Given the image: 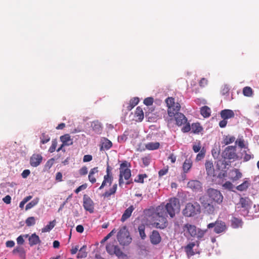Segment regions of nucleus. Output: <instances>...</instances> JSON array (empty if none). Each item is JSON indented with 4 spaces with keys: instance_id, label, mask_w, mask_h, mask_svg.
Wrapping results in <instances>:
<instances>
[{
    "instance_id": "obj_1",
    "label": "nucleus",
    "mask_w": 259,
    "mask_h": 259,
    "mask_svg": "<svg viewBox=\"0 0 259 259\" xmlns=\"http://www.w3.org/2000/svg\"><path fill=\"white\" fill-rule=\"evenodd\" d=\"M206 192L209 199L203 195L199 197V201L207 213L213 214L215 210V205L221 204L224 196L220 191L213 188L208 189Z\"/></svg>"
},
{
    "instance_id": "obj_2",
    "label": "nucleus",
    "mask_w": 259,
    "mask_h": 259,
    "mask_svg": "<svg viewBox=\"0 0 259 259\" xmlns=\"http://www.w3.org/2000/svg\"><path fill=\"white\" fill-rule=\"evenodd\" d=\"M131 167L130 163L126 161H123L120 165L119 185L121 186L124 183L123 178L125 180H128L131 177V171L129 168Z\"/></svg>"
},
{
    "instance_id": "obj_3",
    "label": "nucleus",
    "mask_w": 259,
    "mask_h": 259,
    "mask_svg": "<svg viewBox=\"0 0 259 259\" xmlns=\"http://www.w3.org/2000/svg\"><path fill=\"white\" fill-rule=\"evenodd\" d=\"M201 211L200 204L195 202L194 203L189 202L186 204L185 208L183 210V214L187 217H194Z\"/></svg>"
},
{
    "instance_id": "obj_4",
    "label": "nucleus",
    "mask_w": 259,
    "mask_h": 259,
    "mask_svg": "<svg viewBox=\"0 0 259 259\" xmlns=\"http://www.w3.org/2000/svg\"><path fill=\"white\" fill-rule=\"evenodd\" d=\"M165 103L167 107V113L169 117H173L176 114L179 113L181 105L179 103L175 102V99L172 97H168L165 100Z\"/></svg>"
},
{
    "instance_id": "obj_5",
    "label": "nucleus",
    "mask_w": 259,
    "mask_h": 259,
    "mask_svg": "<svg viewBox=\"0 0 259 259\" xmlns=\"http://www.w3.org/2000/svg\"><path fill=\"white\" fill-rule=\"evenodd\" d=\"M117 238L119 243L122 245H127L132 241V238L126 226H123L117 234Z\"/></svg>"
},
{
    "instance_id": "obj_6",
    "label": "nucleus",
    "mask_w": 259,
    "mask_h": 259,
    "mask_svg": "<svg viewBox=\"0 0 259 259\" xmlns=\"http://www.w3.org/2000/svg\"><path fill=\"white\" fill-rule=\"evenodd\" d=\"M167 213L171 218H174L176 214V211L180 209V202L178 198H171L165 205Z\"/></svg>"
},
{
    "instance_id": "obj_7",
    "label": "nucleus",
    "mask_w": 259,
    "mask_h": 259,
    "mask_svg": "<svg viewBox=\"0 0 259 259\" xmlns=\"http://www.w3.org/2000/svg\"><path fill=\"white\" fill-rule=\"evenodd\" d=\"M174 117H175L176 124L178 126L184 125L182 128V131L183 133H187L191 130L190 124L187 122V119L183 113L179 112L176 114Z\"/></svg>"
},
{
    "instance_id": "obj_8",
    "label": "nucleus",
    "mask_w": 259,
    "mask_h": 259,
    "mask_svg": "<svg viewBox=\"0 0 259 259\" xmlns=\"http://www.w3.org/2000/svg\"><path fill=\"white\" fill-rule=\"evenodd\" d=\"M208 229L214 228V232L217 234H220L224 232L226 229V225L224 222L217 220L214 223H211L207 225Z\"/></svg>"
},
{
    "instance_id": "obj_9",
    "label": "nucleus",
    "mask_w": 259,
    "mask_h": 259,
    "mask_svg": "<svg viewBox=\"0 0 259 259\" xmlns=\"http://www.w3.org/2000/svg\"><path fill=\"white\" fill-rule=\"evenodd\" d=\"M236 147L229 146L225 148L222 153L223 158L225 159L235 160L237 159L238 156L236 153Z\"/></svg>"
},
{
    "instance_id": "obj_10",
    "label": "nucleus",
    "mask_w": 259,
    "mask_h": 259,
    "mask_svg": "<svg viewBox=\"0 0 259 259\" xmlns=\"http://www.w3.org/2000/svg\"><path fill=\"white\" fill-rule=\"evenodd\" d=\"M167 217H153L157 221L154 223L155 227L157 228L163 229L167 226V221L166 219Z\"/></svg>"
},
{
    "instance_id": "obj_11",
    "label": "nucleus",
    "mask_w": 259,
    "mask_h": 259,
    "mask_svg": "<svg viewBox=\"0 0 259 259\" xmlns=\"http://www.w3.org/2000/svg\"><path fill=\"white\" fill-rule=\"evenodd\" d=\"M83 206L87 211H89L90 213L94 212V202L90 197H86L85 195L83 196Z\"/></svg>"
},
{
    "instance_id": "obj_12",
    "label": "nucleus",
    "mask_w": 259,
    "mask_h": 259,
    "mask_svg": "<svg viewBox=\"0 0 259 259\" xmlns=\"http://www.w3.org/2000/svg\"><path fill=\"white\" fill-rule=\"evenodd\" d=\"M42 157L39 154H33L30 158V164L33 167H37L41 162Z\"/></svg>"
},
{
    "instance_id": "obj_13",
    "label": "nucleus",
    "mask_w": 259,
    "mask_h": 259,
    "mask_svg": "<svg viewBox=\"0 0 259 259\" xmlns=\"http://www.w3.org/2000/svg\"><path fill=\"white\" fill-rule=\"evenodd\" d=\"M187 186L195 192H199L202 190L201 184L197 180H191L189 181L187 184Z\"/></svg>"
},
{
    "instance_id": "obj_14",
    "label": "nucleus",
    "mask_w": 259,
    "mask_h": 259,
    "mask_svg": "<svg viewBox=\"0 0 259 259\" xmlns=\"http://www.w3.org/2000/svg\"><path fill=\"white\" fill-rule=\"evenodd\" d=\"M167 212L164 205H160L157 206L153 213V217H167Z\"/></svg>"
},
{
    "instance_id": "obj_15",
    "label": "nucleus",
    "mask_w": 259,
    "mask_h": 259,
    "mask_svg": "<svg viewBox=\"0 0 259 259\" xmlns=\"http://www.w3.org/2000/svg\"><path fill=\"white\" fill-rule=\"evenodd\" d=\"M230 179L235 182L240 179L242 177V174L239 169L233 168L229 172Z\"/></svg>"
},
{
    "instance_id": "obj_16",
    "label": "nucleus",
    "mask_w": 259,
    "mask_h": 259,
    "mask_svg": "<svg viewBox=\"0 0 259 259\" xmlns=\"http://www.w3.org/2000/svg\"><path fill=\"white\" fill-rule=\"evenodd\" d=\"M112 146V143L106 138H103L101 140L100 151L108 150Z\"/></svg>"
},
{
    "instance_id": "obj_17",
    "label": "nucleus",
    "mask_w": 259,
    "mask_h": 259,
    "mask_svg": "<svg viewBox=\"0 0 259 259\" xmlns=\"http://www.w3.org/2000/svg\"><path fill=\"white\" fill-rule=\"evenodd\" d=\"M205 169L207 175L210 177L215 176V170L212 161H206L205 163Z\"/></svg>"
},
{
    "instance_id": "obj_18",
    "label": "nucleus",
    "mask_w": 259,
    "mask_h": 259,
    "mask_svg": "<svg viewBox=\"0 0 259 259\" xmlns=\"http://www.w3.org/2000/svg\"><path fill=\"white\" fill-rule=\"evenodd\" d=\"M238 205H240L241 207L245 210L250 208L251 205V200L248 197H241Z\"/></svg>"
},
{
    "instance_id": "obj_19",
    "label": "nucleus",
    "mask_w": 259,
    "mask_h": 259,
    "mask_svg": "<svg viewBox=\"0 0 259 259\" xmlns=\"http://www.w3.org/2000/svg\"><path fill=\"white\" fill-rule=\"evenodd\" d=\"M221 117L224 119H228L233 118L235 116L234 112L230 109H224L221 111Z\"/></svg>"
},
{
    "instance_id": "obj_20",
    "label": "nucleus",
    "mask_w": 259,
    "mask_h": 259,
    "mask_svg": "<svg viewBox=\"0 0 259 259\" xmlns=\"http://www.w3.org/2000/svg\"><path fill=\"white\" fill-rule=\"evenodd\" d=\"M184 230H187L192 237H195L197 235V229L194 225L187 224L184 226Z\"/></svg>"
},
{
    "instance_id": "obj_21",
    "label": "nucleus",
    "mask_w": 259,
    "mask_h": 259,
    "mask_svg": "<svg viewBox=\"0 0 259 259\" xmlns=\"http://www.w3.org/2000/svg\"><path fill=\"white\" fill-rule=\"evenodd\" d=\"M134 209L135 207L133 205H131L130 207L126 208L122 215L121 221L122 222H124L128 218H130Z\"/></svg>"
},
{
    "instance_id": "obj_22",
    "label": "nucleus",
    "mask_w": 259,
    "mask_h": 259,
    "mask_svg": "<svg viewBox=\"0 0 259 259\" xmlns=\"http://www.w3.org/2000/svg\"><path fill=\"white\" fill-rule=\"evenodd\" d=\"M161 237L159 232L156 230H153L150 236V240L153 244H157L161 241Z\"/></svg>"
},
{
    "instance_id": "obj_23",
    "label": "nucleus",
    "mask_w": 259,
    "mask_h": 259,
    "mask_svg": "<svg viewBox=\"0 0 259 259\" xmlns=\"http://www.w3.org/2000/svg\"><path fill=\"white\" fill-rule=\"evenodd\" d=\"M113 181V178L112 176H109L108 175H105L104 176L103 181L101 185L99 188V189L102 190L105 187L107 186L108 184L109 186H110L111 185V184L112 183Z\"/></svg>"
},
{
    "instance_id": "obj_24",
    "label": "nucleus",
    "mask_w": 259,
    "mask_h": 259,
    "mask_svg": "<svg viewBox=\"0 0 259 259\" xmlns=\"http://www.w3.org/2000/svg\"><path fill=\"white\" fill-rule=\"evenodd\" d=\"M29 244L30 246H33L41 242L39 237L35 233L32 234L28 238Z\"/></svg>"
},
{
    "instance_id": "obj_25",
    "label": "nucleus",
    "mask_w": 259,
    "mask_h": 259,
    "mask_svg": "<svg viewBox=\"0 0 259 259\" xmlns=\"http://www.w3.org/2000/svg\"><path fill=\"white\" fill-rule=\"evenodd\" d=\"M98 171V167H94L90 170L88 176V179L92 184H94L96 182V178L95 176V174H97Z\"/></svg>"
},
{
    "instance_id": "obj_26",
    "label": "nucleus",
    "mask_w": 259,
    "mask_h": 259,
    "mask_svg": "<svg viewBox=\"0 0 259 259\" xmlns=\"http://www.w3.org/2000/svg\"><path fill=\"white\" fill-rule=\"evenodd\" d=\"M60 140L66 146L71 145L73 144L72 139L69 134H65L60 137Z\"/></svg>"
},
{
    "instance_id": "obj_27",
    "label": "nucleus",
    "mask_w": 259,
    "mask_h": 259,
    "mask_svg": "<svg viewBox=\"0 0 259 259\" xmlns=\"http://www.w3.org/2000/svg\"><path fill=\"white\" fill-rule=\"evenodd\" d=\"M117 188V185L116 184H114L109 190L106 191L103 194L102 196L104 198L110 197L111 195H114L116 193Z\"/></svg>"
},
{
    "instance_id": "obj_28",
    "label": "nucleus",
    "mask_w": 259,
    "mask_h": 259,
    "mask_svg": "<svg viewBox=\"0 0 259 259\" xmlns=\"http://www.w3.org/2000/svg\"><path fill=\"white\" fill-rule=\"evenodd\" d=\"M250 185V181L248 180V179L246 178L241 184L236 187V189L239 191H244L248 189Z\"/></svg>"
},
{
    "instance_id": "obj_29",
    "label": "nucleus",
    "mask_w": 259,
    "mask_h": 259,
    "mask_svg": "<svg viewBox=\"0 0 259 259\" xmlns=\"http://www.w3.org/2000/svg\"><path fill=\"white\" fill-rule=\"evenodd\" d=\"M194 242L189 243L185 248V251L188 257L193 256L195 254V252L193 250V248L195 246Z\"/></svg>"
},
{
    "instance_id": "obj_30",
    "label": "nucleus",
    "mask_w": 259,
    "mask_h": 259,
    "mask_svg": "<svg viewBox=\"0 0 259 259\" xmlns=\"http://www.w3.org/2000/svg\"><path fill=\"white\" fill-rule=\"evenodd\" d=\"M200 113L204 118L209 117L211 114V109L207 106H203L200 109Z\"/></svg>"
},
{
    "instance_id": "obj_31",
    "label": "nucleus",
    "mask_w": 259,
    "mask_h": 259,
    "mask_svg": "<svg viewBox=\"0 0 259 259\" xmlns=\"http://www.w3.org/2000/svg\"><path fill=\"white\" fill-rule=\"evenodd\" d=\"M192 166V161L190 159H186L183 165V170L184 173H187L191 168Z\"/></svg>"
},
{
    "instance_id": "obj_32",
    "label": "nucleus",
    "mask_w": 259,
    "mask_h": 259,
    "mask_svg": "<svg viewBox=\"0 0 259 259\" xmlns=\"http://www.w3.org/2000/svg\"><path fill=\"white\" fill-rule=\"evenodd\" d=\"M139 99L138 97L132 98L128 104L127 106V110L128 111L131 110L135 106H136L139 103Z\"/></svg>"
},
{
    "instance_id": "obj_33",
    "label": "nucleus",
    "mask_w": 259,
    "mask_h": 259,
    "mask_svg": "<svg viewBox=\"0 0 259 259\" xmlns=\"http://www.w3.org/2000/svg\"><path fill=\"white\" fill-rule=\"evenodd\" d=\"M159 142H149L146 144V148L149 150H154L158 149L159 147Z\"/></svg>"
},
{
    "instance_id": "obj_34",
    "label": "nucleus",
    "mask_w": 259,
    "mask_h": 259,
    "mask_svg": "<svg viewBox=\"0 0 259 259\" xmlns=\"http://www.w3.org/2000/svg\"><path fill=\"white\" fill-rule=\"evenodd\" d=\"M86 249L87 246L83 245L80 249H79L78 253L77 255V257L78 258H85L87 256L88 252L86 251Z\"/></svg>"
},
{
    "instance_id": "obj_35",
    "label": "nucleus",
    "mask_w": 259,
    "mask_h": 259,
    "mask_svg": "<svg viewBox=\"0 0 259 259\" xmlns=\"http://www.w3.org/2000/svg\"><path fill=\"white\" fill-rule=\"evenodd\" d=\"M135 117L138 118V120L139 121H141L144 118V112L142 108L140 107H138L136 108V110L135 111Z\"/></svg>"
},
{
    "instance_id": "obj_36",
    "label": "nucleus",
    "mask_w": 259,
    "mask_h": 259,
    "mask_svg": "<svg viewBox=\"0 0 259 259\" xmlns=\"http://www.w3.org/2000/svg\"><path fill=\"white\" fill-rule=\"evenodd\" d=\"M39 201V198L36 197L33 199L31 202H29L25 207V210H27L37 205Z\"/></svg>"
},
{
    "instance_id": "obj_37",
    "label": "nucleus",
    "mask_w": 259,
    "mask_h": 259,
    "mask_svg": "<svg viewBox=\"0 0 259 259\" xmlns=\"http://www.w3.org/2000/svg\"><path fill=\"white\" fill-rule=\"evenodd\" d=\"M242 222L241 220L237 218H233L232 220V226L234 228H237L242 226Z\"/></svg>"
},
{
    "instance_id": "obj_38",
    "label": "nucleus",
    "mask_w": 259,
    "mask_h": 259,
    "mask_svg": "<svg viewBox=\"0 0 259 259\" xmlns=\"http://www.w3.org/2000/svg\"><path fill=\"white\" fill-rule=\"evenodd\" d=\"M243 160L244 161H248L249 160L253 159L254 157L253 155L251 153L249 149H247V150H244L243 151Z\"/></svg>"
},
{
    "instance_id": "obj_39",
    "label": "nucleus",
    "mask_w": 259,
    "mask_h": 259,
    "mask_svg": "<svg viewBox=\"0 0 259 259\" xmlns=\"http://www.w3.org/2000/svg\"><path fill=\"white\" fill-rule=\"evenodd\" d=\"M14 254L18 253L19 256L21 257H23L25 255V252L24 248L22 247H17L13 250Z\"/></svg>"
},
{
    "instance_id": "obj_40",
    "label": "nucleus",
    "mask_w": 259,
    "mask_h": 259,
    "mask_svg": "<svg viewBox=\"0 0 259 259\" xmlns=\"http://www.w3.org/2000/svg\"><path fill=\"white\" fill-rule=\"evenodd\" d=\"M55 220L50 222L49 225H47L42 229V232H47L51 231L55 227Z\"/></svg>"
},
{
    "instance_id": "obj_41",
    "label": "nucleus",
    "mask_w": 259,
    "mask_h": 259,
    "mask_svg": "<svg viewBox=\"0 0 259 259\" xmlns=\"http://www.w3.org/2000/svg\"><path fill=\"white\" fill-rule=\"evenodd\" d=\"M192 132L194 133H199L202 130V127L199 123H193L191 126Z\"/></svg>"
},
{
    "instance_id": "obj_42",
    "label": "nucleus",
    "mask_w": 259,
    "mask_h": 259,
    "mask_svg": "<svg viewBox=\"0 0 259 259\" xmlns=\"http://www.w3.org/2000/svg\"><path fill=\"white\" fill-rule=\"evenodd\" d=\"M235 140V137L232 136L228 135L225 136L223 139V143L225 145H228L232 143Z\"/></svg>"
},
{
    "instance_id": "obj_43",
    "label": "nucleus",
    "mask_w": 259,
    "mask_h": 259,
    "mask_svg": "<svg viewBox=\"0 0 259 259\" xmlns=\"http://www.w3.org/2000/svg\"><path fill=\"white\" fill-rule=\"evenodd\" d=\"M145 225L144 224H141L138 227V231L140 235V237L142 239H144L146 235L145 233Z\"/></svg>"
},
{
    "instance_id": "obj_44",
    "label": "nucleus",
    "mask_w": 259,
    "mask_h": 259,
    "mask_svg": "<svg viewBox=\"0 0 259 259\" xmlns=\"http://www.w3.org/2000/svg\"><path fill=\"white\" fill-rule=\"evenodd\" d=\"M243 94L246 97H251L253 94L252 89L249 87H244L243 89Z\"/></svg>"
},
{
    "instance_id": "obj_45",
    "label": "nucleus",
    "mask_w": 259,
    "mask_h": 259,
    "mask_svg": "<svg viewBox=\"0 0 259 259\" xmlns=\"http://www.w3.org/2000/svg\"><path fill=\"white\" fill-rule=\"evenodd\" d=\"M206 152V150L204 147H203L199 153L196 155V157L195 160L197 161H200L202 160L205 156Z\"/></svg>"
},
{
    "instance_id": "obj_46",
    "label": "nucleus",
    "mask_w": 259,
    "mask_h": 259,
    "mask_svg": "<svg viewBox=\"0 0 259 259\" xmlns=\"http://www.w3.org/2000/svg\"><path fill=\"white\" fill-rule=\"evenodd\" d=\"M40 142L41 144H46L50 140V138L48 135L42 133L40 137Z\"/></svg>"
},
{
    "instance_id": "obj_47",
    "label": "nucleus",
    "mask_w": 259,
    "mask_h": 259,
    "mask_svg": "<svg viewBox=\"0 0 259 259\" xmlns=\"http://www.w3.org/2000/svg\"><path fill=\"white\" fill-rule=\"evenodd\" d=\"M25 223L26 225L28 227L33 226L35 224V219L33 217H28L26 220Z\"/></svg>"
},
{
    "instance_id": "obj_48",
    "label": "nucleus",
    "mask_w": 259,
    "mask_h": 259,
    "mask_svg": "<svg viewBox=\"0 0 259 259\" xmlns=\"http://www.w3.org/2000/svg\"><path fill=\"white\" fill-rule=\"evenodd\" d=\"M147 178V175L146 174H140L137 176V178L135 179V182L143 183L144 178Z\"/></svg>"
},
{
    "instance_id": "obj_49",
    "label": "nucleus",
    "mask_w": 259,
    "mask_h": 259,
    "mask_svg": "<svg viewBox=\"0 0 259 259\" xmlns=\"http://www.w3.org/2000/svg\"><path fill=\"white\" fill-rule=\"evenodd\" d=\"M115 245L112 244H108L106 246L107 251L111 255L114 254Z\"/></svg>"
},
{
    "instance_id": "obj_50",
    "label": "nucleus",
    "mask_w": 259,
    "mask_h": 259,
    "mask_svg": "<svg viewBox=\"0 0 259 259\" xmlns=\"http://www.w3.org/2000/svg\"><path fill=\"white\" fill-rule=\"evenodd\" d=\"M169 167L168 165L165 166L163 167V168L160 169L158 171V176L159 177H161L163 176L166 175L168 171Z\"/></svg>"
},
{
    "instance_id": "obj_51",
    "label": "nucleus",
    "mask_w": 259,
    "mask_h": 259,
    "mask_svg": "<svg viewBox=\"0 0 259 259\" xmlns=\"http://www.w3.org/2000/svg\"><path fill=\"white\" fill-rule=\"evenodd\" d=\"M57 145V140L56 139L53 140V141L52 142V145L50 147V148L49 149V151L50 153L54 152L55 151V150H56Z\"/></svg>"
},
{
    "instance_id": "obj_52",
    "label": "nucleus",
    "mask_w": 259,
    "mask_h": 259,
    "mask_svg": "<svg viewBox=\"0 0 259 259\" xmlns=\"http://www.w3.org/2000/svg\"><path fill=\"white\" fill-rule=\"evenodd\" d=\"M54 160H55V159L54 158H52L49 159V160H48L45 165V169H49L53 165Z\"/></svg>"
},
{
    "instance_id": "obj_53",
    "label": "nucleus",
    "mask_w": 259,
    "mask_h": 259,
    "mask_svg": "<svg viewBox=\"0 0 259 259\" xmlns=\"http://www.w3.org/2000/svg\"><path fill=\"white\" fill-rule=\"evenodd\" d=\"M206 231L207 230H202L200 229H198L197 230V235H196L195 237H196L198 239H201L204 236Z\"/></svg>"
},
{
    "instance_id": "obj_54",
    "label": "nucleus",
    "mask_w": 259,
    "mask_h": 259,
    "mask_svg": "<svg viewBox=\"0 0 259 259\" xmlns=\"http://www.w3.org/2000/svg\"><path fill=\"white\" fill-rule=\"evenodd\" d=\"M235 143L238 144V146L241 148H246L244 144V141L242 138L237 139L235 141Z\"/></svg>"
},
{
    "instance_id": "obj_55",
    "label": "nucleus",
    "mask_w": 259,
    "mask_h": 259,
    "mask_svg": "<svg viewBox=\"0 0 259 259\" xmlns=\"http://www.w3.org/2000/svg\"><path fill=\"white\" fill-rule=\"evenodd\" d=\"M223 187L225 189L232 190L233 188V185L232 183L229 181H227L223 185Z\"/></svg>"
},
{
    "instance_id": "obj_56",
    "label": "nucleus",
    "mask_w": 259,
    "mask_h": 259,
    "mask_svg": "<svg viewBox=\"0 0 259 259\" xmlns=\"http://www.w3.org/2000/svg\"><path fill=\"white\" fill-rule=\"evenodd\" d=\"M114 250V254H115L116 256L120 257L122 255V252L118 246L115 245V249Z\"/></svg>"
},
{
    "instance_id": "obj_57",
    "label": "nucleus",
    "mask_w": 259,
    "mask_h": 259,
    "mask_svg": "<svg viewBox=\"0 0 259 259\" xmlns=\"http://www.w3.org/2000/svg\"><path fill=\"white\" fill-rule=\"evenodd\" d=\"M88 168L85 166H82L79 170V174L80 176H85L88 174Z\"/></svg>"
},
{
    "instance_id": "obj_58",
    "label": "nucleus",
    "mask_w": 259,
    "mask_h": 259,
    "mask_svg": "<svg viewBox=\"0 0 259 259\" xmlns=\"http://www.w3.org/2000/svg\"><path fill=\"white\" fill-rule=\"evenodd\" d=\"M153 103V99L152 97H148L144 100V103L147 106L151 105Z\"/></svg>"
},
{
    "instance_id": "obj_59",
    "label": "nucleus",
    "mask_w": 259,
    "mask_h": 259,
    "mask_svg": "<svg viewBox=\"0 0 259 259\" xmlns=\"http://www.w3.org/2000/svg\"><path fill=\"white\" fill-rule=\"evenodd\" d=\"M192 149H193L194 152L195 153H197L199 151H200L201 149H202V148H201L200 143L199 142L198 143V144L194 145L193 146Z\"/></svg>"
},
{
    "instance_id": "obj_60",
    "label": "nucleus",
    "mask_w": 259,
    "mask_h": 259,
    "mask_svg": "<svg viewBox=\"0 0 259 259\" xmlns=\"http://www.w3.org/2000/svg\"><path fill=\"white\" fill-rule=\"evenodd\" d=\"M87 187V185L86 184H82V185L79 186L78 188H77L75 190V192L77 194L80 191L82 190L85 189Z\"/></svg>"
},
{
    "instance_id": "obj_61",
    "label": "nucleus",
    "mask_w": 259,
    "mask_h": 259,
    "mask_svg": "<svg viewBox=\"0 0 259 259\" xmlns=\"http://www.w3.org/2000/svg\"><path fill=\"white\" fill-rule=\"evenodd\" d=\"M142 159L145 166H148L150 164V158L149 157H143Z\"/></svg>"
},
{
    "instance_id": "obj_62",
    "label": "nucleus",
    "mask_w": 259,
    "mask_h": 259,
    "mask_svg": "<svg viewBox=\"0 0 259 259\" xmlns=\"http://www.w3.org/2000/svg\"><path fill=\"white\" fill-rule=\"evenodd\" d=\"M93 159V157L91 155H85L83 158V161L84 162L91 161Z\"/></svg>"
},
{
    "instance_id": "obj_63",
    "label": "nucleus",
    "mask_w": 259,
    "mask_h": 259,
    "mask_svg": "<svg viewBox=\"0 0 259 259\" xmlns=\"http://www.w3.org/2000/svg\"><path fill=\"white\" fill-rule=\"evenodd\" d=\"M229 91V87L227 85H225L222 89L221 93L223 95H225L228 94Z\"/></svg>"
},
{
    "instance_id": "obj_64",
    "label": "nucleus",
    "mask_w": 259,
    "mask_h": 259,
    "mask_svg": "<svg viewBox=\"0 0 259 259\" xmlns=\"http://www.w3.org/2000/svg\"><path fill=\"white\" fill-rule=\"evenodd\" d=\"M3 200L6 204H10L11 202V197L10 195H8L3 198Z\"/></svg>"
}]
</instances>
